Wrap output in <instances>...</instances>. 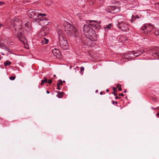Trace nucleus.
<instances>
[{
    "instance_id": "nucleus-1",
    "label": "nucleus",
    "mask_w": 159,
    "mask_h": 159,
    "mask_svg": "<svg viewBox=\"0 0 159 159\" xmlns=\"http://www.w3.org/2000/svg\"><path fill=\"white\" fill-rule=\"evenodd\" d=\"M87 23H89L88 24L85 25L84 26V33L87 38L93 41L97 39L94 29H99L101 28V25L95 20H89Z\"/></svg>"
},
{
    "instance_id": "nucleus-2",
    "label": "nucleus",
    "mask_w": 159,
    "mask_h": 159,
    "mask_svg": "<svg viewBox=\"0 0 159 159\" xmlns=\"http://www.w3.org/2000/svg\"><path fill=\"white\" fill-rule=\"evenodd\" d=\"M27 14L30 18L34 19L35 21L39 22L44 20H47L48 19L44 16H46L45 14H39L35 10H30L27 11Z\"/></svg>"
},
{
    "instance_id": "nucleus-3",
    "label": "nucleus",
    "mask_w": 159,
    "mask_h": 159,
    "mask_svg": "<svg viewBox=\"0 0 159 159\" xmlns=\"http://www.w3.org/2000/svg\"><path fill=\"white\" fill-rule=\"evenodd\" d=\"M11 23H13L14 25V29L15 32L13 31V33H15L17 36L18 37L19 40L22 42H23V41L25 40V37L24 36H20L21 33L22 27L20 24L21 21L18 18H16L14 20H11Z\"/></svg>"
},
{
    "instance_id": "nucleus-4",
    "label": "nucleus",
    "mask_w": 159,
    "mask_h": 159,
    "mask_svg": "<svg viewBox=\"0 0 159 159\" xmlns=\"http://www.w3.org/2000/svg\"><path fill=\"white\" fill-rule=\"evenodd\" d=\"M59 42L61 47L64 50H66L68 48V44L65 35L61 31L58 32Z\"/></svg>"
},
{
    "instance_id": "nucleus-5",
    "label": "nucleus",
    "mask_w": 159,
    "mask_h": 159,
    "mask_svg": "<svg viewBox=\"0 0 159 159\" xmlns=\"http://www.w3.org/2000/svg\"><path fill=\"white\" fill-rule=\"evenodd\" d=\"M65 30L69 35L72 37H75L77 36L78 34L75 29L73 26L70 25L65 28Z\"/></svg>"
},
{
    "instance_id": "nucleus-6",
    "label": "nucleus",
    "mask_w": 159,
    "mask_h": 159,
    "mask_svg": "<svg viewBox=\"0 0 159 159\" xmlns=\"http://www.w3.org/2000/svg\"><path fill=\"white\" fill-rule=\"evenodd\" d=\"M116 25L117 27L123 31H127L129 29L128 24L123 21L118 22Z\"/></svg>"
},
{
    "instance_id": "nucleus-7",
    "label": "nucleus",
    "mask_w": 159,
    "mask_h": 159,
    "mask_svg": "<svg viewBox=\"0 0 159 159\" xmlns=\"http://www.w3.org/2000/svg\"><path fill=\"white\" fill-rule=\"evenodd\" d=\"M106 10L107 12L116 14L120 11V8L117 7L109 6L106 8Z\"/></svg>"
},
{
    "instance_id": "nucleus-8",
    "label": "nucleus",
    "mask_w": 159,
    "mask_h": 159,
    "mask_svg": "<svg viewBox=\"0 0 159 159\" xmlns=\"http://www.w3.org/2000/svg\"><path fill=\"white\" fill-rule=\"evenodd\" d=\"M153 27L150 25L145 24L141 28L142 30L144 31L143 32L145 33H150L151 30H152Z\"/></svg>"
},
{
    "instance_id": "nucleus-9",
    "label": "nucleus",
    "mask_w": 159,
    "mask_h": 159,
    "mask_svg": "<svg viewBox=\"0 0 159 159\" xmlns=\"http://www.w3.org/2000/svg\"><path fill=\"white\" fill-rule=\"evenodd\" d=\"M49 31L48 28H45L43 30H42L38 34V36L40 38L48 34Z\"/></svg>"
},
{
    "instance_id": "nucleus-10",
    "label": "nucleus",
    "mask_w": 159,
    "mask_h": 159,
    "mask_svg": "<svg viewBox=\"0 0 159 159\" xmlns=\"http://www.w3.org/2000/svg\"><path fill=\"white\" fill-rule=\"evenodd\" d=\"M25 29L27 31H30L31 30V26L30 22H27L25 24Z\"/></svg>"
},
{
    "instance_id": "nucleus-11",
    "label": "nucleus",
    "mask_w": 159,
    "mask_h": 159,
    "mask_svg": "<svg viewBox=\"0 0 159 159\" xmlns=\"http://www.w3.org/2000/svg\"><path fill=\"white\" fill-rule=\"evenodd\" d=\"M105 2V0H95V4L98 5H102Z\"/></svg>"
},
{
    "instance_id": "nucleus-12",
    "label": "nucleus",
    "mask_w": 159,
    "mask_h": 159,
    "mask_svg": "<svg viewBox=\"0 0 159 159\" xmlns=\"http://www.w3.org/2000/svg\"><path fill=\"white\" fill-rule=\"evenodd\" d=\"M52 52L54 56L57 57V55H58L59 53V51L58 49L54 48L52 50Z\"/></svg>"
},
{
    "instance_id": "nucleus-13",
    "label": "nucleus",
    "mask_w": 159,
    "mask_h": 159,
    "mask_svg": "<svg viewBox=\"0 0 159 159\" xmlns=\"http://www.w3.org/2000/svg\"><path fill=\"white\" fill-rule=\"evenodd\" d=\"M113 26L112 24H109L108 25H107L104 27L105 30L106 31H108L109 30L111 29V28Z\"/></svg>"
},
{
    "instance_id": "nucleus-14",
    "label": "nucleus",
    "mask_w": 159,
    "mask_h": 159,
    "mask_svg": "<svg viewBox=\"0 0 159 159\" xmlns=\"http://www.w3.org/2000/svg\"><path fill=\"white\" fill-rule=\"evenodd\" d=\"M48 40L44 38L43 39H42L41 41V43L42 44H47L48 43Z\"/></svg>"
},
{
    "instance_id": "nucleus-15",
    "label": "nucleus",
    "mask_w": 159,
    "mask_h": 159,
    "mask_svg": "<svg viewBox=\"0 0 159 159\" xmlns=\"http://www.w3.org/2000/svg\"><path fill=\"white\" fill-rule=\"evenodd\" d=\"M48 82V79L45 77H43V79L41 80V85L42 86L44 83H47Z\"/></svg>"
},
{
    "instance_id": "nucleus-16",
    "label": "nucleus",
    "mask_w": 159,
    "mask_h": 159,
    "mask_svg": "<svg viewBox=\"0 0 159 159\" xmlns=\"http://www.w3.org/2000/svg\"><path fill=\"white\" fill-rule=\"evenodd\" d=\"M139 52L138 51L137 52H135V51H132L131 52H129V55H132V56H134L135 57H136V55L137 54H138V53H139Z\"/></svg>"
},
{
    "instance_id": "nucleus-17",
    "label": "nucleus",
    "mask_w": 159,
    "mask_h": 159,
    "mask_svg": "<svg viewBox=\"0 0 159 159\" xmlns=\"http://www.w3.org/2000/svg\"><path fill=\"white\" fill-rule=\"evenodd\" d=\"M57 93L58 94L57 95V96L58 98H61L62 97L64 94L63 92H61L58 91Z\"/></svg>"
},
{
    "instance_id": "nucleus-18",
    "label": "nucleus",
    "mask_w": 159,
    "mask_h": 159,
    "mask_svg": "<svg viewBox=\"0 0 159 159\" xmlns=\"http://www.w3.org/2000/svg\"><path fill=\"white\" fill-rule=\"evenodd\" d=\"M129 52L127 54H125L124 56V58H126V59H129V58H132L133 57V56H132V55H130ZM133 58H134V57H133Z\"/></svg>"
},
{
    "instance_id": "nucleus-19",
    "label": "nucleus",
    "mask_w": 159,
    "mask_h": 159,
    "mask_svg": "<svg viewBox=\"0 0 159 159\" xmlns=\"http://www.w3.org/2000/svg\"><path fill=\"white\" fill-rule=\"evenodd\" d=\"M139 52V53H138V54H137L136 55V57H138L141 54L143 53L144 52V50L143 49H141L139 50H138Z\"/></svg>"
},
{
    "instance_id": "nucleus-20",
    "label": "nucleus",
    "mask_w": 159,
    "mask_h": 159,
    "mask_svg": "<svg viewBox=\"0 0 159 159\" xmlns=\"http://www.w3.org/2000/svg\"><path fill=\"white\" fill-rule=\"evenodd\" d=\"M119 38L121 42H124L126 40V38L123 35L120 36Z\"/></svg>"
},
{
    "instance_id": "nucleus-21",
    "label": "nucleus",
    "mask_w": 159,
    "mask_h": 159,
    "mask_svg": "<svg viewBox=\"0 0 159 159\" xmlns=\"http://www.w3.org/2000/svg\"><path fill=\"white\" fill-rule=\"evenodd\" d=\"M11 64V62L8 61H7L5 62L4 65L5 66H9Z\"/></svg>"
},
{
    "instance_id": "nucleus-22",
    "label": "nucleus",
    "mask_w": 159,
    "mask_h": 159,
    "mask_svg": "<svg viewBox=\"0 0 159 159\" xmlns=\"http://www.w3.org/2000/svg\"><path fill=\"white\" fill-rule=\"evenodd\" d=\"M63 84L62 82V80H59L57 84V85L58 86H59L60 85H61Z\"/></svg>"
},
{
    "instance_id": "nucleus-23",
    "label": "nucleus",
    "mask_w": 159,
    "mask_h": 159,
    "mask_svg": "<svg viewBox=\"0 0 159 159\" xmlns=\"http://www.w3.org/2000/svg\"><path fill=\"white\" fill-rule=\"evenodd\" d=\"M153 57H156V56L159 57V53L157 52H154L152 54Z\"/></svg>"
},
{
    "instance_id": "nucleus-24",
    "label": "nucleus",
    "mask_w": 159,
    "mask_h": 159,
    "mask_svg": "<svg viewBox=\"0 0 159 159\" xmlns=\"http://www.w3.org/2000/svg\"><path fill=\"white\" fill-rule=\"evenodd\" d=\"M117 87L118 89V90L120 91L121 90V86L120 84H117Z\"/></svg>"
},
{
    "instance_id": "nucleus-25",
    "label": "nucleus",
    "mask_w": 159,
    "mask_h": 159,
    "mask_svg": "<svg viewBox=\"0 0 159 159\" xmlns=\"http://www.w3.org/2000/svg\"><path fill=\"white\" fill-rule=\"evenodd\" d=\"M3 48H4L5 50H6V51H7L9 52H10V51H11V50H10L9 49V48L7 47L6 46H4Z\"/></svg>"
},
{
    "instance_id": "nucleus-26",
    "label": "nucleus",
    "mask_w": 159,
    "mask_h": 159,
    "mask_svg": "<svg viewBox=\"0 0 159 159\" xmlns=\"http://www.w3.org/2000/svg\"><path fill=\"white\" fill-rule=\"evenodd\" d=\"M16 77L14 76H12L9 77V79L11 80H13L15 79Z\"/></svg>"
},
{
    "instance_id": "nucleus-27",
    "label": "nucleus",
    "mask_w": 159,
    "mask_h": 159,
    "mask_svg": "<svg viewBox=\"0 0 159 159\" xmlns=\"http://www.w3.org/2000/svg\"><path fill=\"white\" fill-rule=\"evenodd\" d=\"M155 34L156 35H159V30H156L155 32Z\"/></svg>"
},
{
    "instance_id": "nucleus-28",
    "label": "nucleus",
    "mask_w": 159,
    "mask_h": 159,
    "mask_svg": "<svg viewBox=\"0 0 159 159\" xmlns=\"http://www.w3.org/2000/svg\"><path fill=\"white\" fill-rule=\"evenodd\" d=\"M151 51L152 52H154V51H153V50H152V49H151L150 50H148L147 51V52L148 53H151Z\"/></svg>"
},
{
    "instance_id": "nucleus-29",
    "label": "nucleus",
    "mask_w": 159,
    "mask_h": 159,
    "mask_svg": "<svg viewBox=\"0 0 159 159\" xmlns=\"http://www.w3.org/2000/svg\"><path fill=\"white\" fill-rule=\"evenodd\" d=\"M112 103L113 104H117L118 102L117 101H113L112 100Z\"/></svg>"
},
{
    "instance_id": "nucleus-30",
    "label": "nucleus",
    "mask_w": 159,
    "mask_h": 159,
    "mask_svg": "<svg viewBox=\"0 0 159 159\" xmlns=\"http://www.w3.org/2000/svg\"><path fill=\"white\" fill-rule=\"evenodd\" d=\"M89 4L90 5H92L93 4L94 2L93 1H90L89 2Z\"/></svg>"
},
{
    "instance_id": "nucleus-31",
    "label": "nucleus",
    "mask_w": 159,
    "mask_h": 159,
    "mask_svg": "<svg viewBox=\"0 0 159 159\" xmlns=\"http://www.w3.org/2000/svg\"><path fill=\"white\" fill-rule=\"evenodd\" d=\"M80 71H83L84 70V68L83 66H81L80 68Z\"/></svg>"
},
{
    "instance_id": "nucleus-32",
    "label": "nucleus",
    "mask_w": 159,
    "mask_h": 159,
    "mask_svg": "<svg viewBox=\"0 0 159 159\" xmlns=\"http://www.w3.org/2000/svg\"><path fill=\"white\" fill-rule=\"evenodd\" d=\"M52 80H48V83L49 84H51L52 82Z\"/></svg>"
},
{
    "instance_id": "nucleus-33",
    "label": "nucleus",
    "mask_w": 159,
    "mask_h": 159,
    "mask_svg": "<svg viewBox=\"0 0 159 159\" xmlns=\"http://www.w3.org/2000/svg\"><path fill=\"white\" fill-rule=\"evenodd\" d=\"M112 89L114 92L116 91L117 90L116 88L114 87L112 88Z\"/></svg>"
},
{
    "instance_id": "nucleus-34",
    "label": "nucleus",
    "mask_w": 159,
    "mask_h": 159,
    "mask_svg": "<svg viewBox=\"0 0 159 159\" xmlns=\"http://www.w3.org/2000/svg\"><path fill=\"white\" fill-rule=\"evenodd\" d=\"M118 95L120 96H124V94L122 93H120V94H119Z\"/></svg>"
},
{
    "instance_id": "nucleus-35",
    "label": "nucleus",
    "mask_w": 159,
    "mask_h": 159,
    "mask_svg": "<svg viewBox=\"0 0 159 159\" xmlns=\"http://www.w3.org/2000/svg\"><path fill=\"white\" fill-rule=\"evenodd\" d=\"M113 94H114V95L115 96H116L117 95V93H116L114 92H113L112 93Z\"/></svg>"
},
{
    "instance_id": "nucleus-36",
    "label": "nucleus",
    "mask_w": 159,
    "mask_h": 159,
    "mask_svg": "<svg viewBox=\"0 0 159 159\" xmlns=\"http://www.w3.org/2000/svg\"><path fill=\"white\" fill-rule=\"evenodd\" d=\"M118 98H120V97H118L117 95L116 96L115 99H117Z\"/></svg>"
},
{
    "instance_id": "nucleus-37",
    "label": "nucleus",
    "mask_w": 159,
    "mask_h": 159,
    "mask_svg": "<svg viewBox=\"0 0 159 159\" xmlns=\"http://www.w3.org/2000/svg\"><path fill=\"white\" fill-rule=\"evenodd\" d=\"M151 108H152V109L154 110H156L157 109V108H153V107H152Z\"/></svg>"
},
{
    "instance_id": "nucleus-38",
    "label": "nucleus",
    "mask_w": 159,
    "mask_h": 159,
    "mask_svg": "<svg viewBox=\"0 0 159 159\" xmlns=\"http://www.w3.org/2000/svg\"><path fill=\"white\" fill-rule=\"evenodd\" d=\"M4 4V3L3 2H0V4L1 5L3 4Z\"/></svg>"
},
{
    "instance_id": "nucleus-39",
    "label": "nucleus",
    "mask_w": 159,
    "mask_h": 159,
    "mask_svg": "<svg viewBox=\"0 0 159 159\" xmlns=\"http://www.w3.org/2000/svg\"><path fill=\"white\" fill-rule=\"evenodd\" d=\"M46 93H47L48 94V93H50V92L48 91L47 90L46 91Z\"/></svg>"
},
{
    "instance_id": "nucleus-40",
    "label": "nucleus",
    "mask_w": 159,
    "mask_h": 159,
    "mask_svg": "<svg viewBox=\"0 0 159 159\" xmlns=\"http://www.w3.org/2000/svg\"><path fill=\"white\" fill-rule=\"evenodd\" d=\"M157 116H158V117L159 118V113H157Z\"/></svg>"
},
{
    "instance_id": "nucleus-41",
    "label": "nucleus",
    "mask_w": 159,
    "mask_h": 159,
    "mask_svg": "<svg viewBox=\"0 0 159 159\" xmlns=\"http://www.w3.org/2000/svg\"><path fill=\"white\" fill-rule=\"evenodd\" d=\"M59 86H58L57 87V89H59V90H60V89L59 88Z\"/></svg>"
},
{
    "instance_id": "nucleus-42",
    "label": "nucleus",
    "mask_w": 159,
    "mask_h": 159,
    "mask_svg": "<svg viewBox=\"0 0 159 159\" xmlns=\"http://www.w3.org/2000/svg\"><path fill=\"white\" fill-rule=\"evenodd\" d=\"M100 94L102 95L103 94V93L102 92H101L100 93Z\"/></svg>"
},
{
    "instance_id": "nucleus-43",
    "label": "nucleus",
    "mask_w": 159,
    "mask_h": 159,
    "mask_svg": "<svg viewBox=\"0 0 159 159\" xmlns=\"http://www.w3.org/2000/svg\"><path fill=\"white\" fill-rule=\"evenodd\" d=\"M106 91L107 92H108L109 91V90L108 89H107Z\"/></svg>"
},
{
    "instance_id": "nucleus-44",
    "label": "nucleus",
    "mask_w": 159,
    "mask_h": 159,
    "mask_svg": "<svg viewBox=\"0 0 159 159\" xmlns=\"http://www.w3.org/2000/svg\"><path fill=\"white\" fill-rule=\"evenodd\" d=\"M2 26V25L0 24V28Z\"/></svg>"
},
{
    "instance_id": "nucleus-45",
    "label": "nucleus",
    "mask_w": 159,
    "mask_h": 159,
    "mask_svg": "<svg viewBox=\"0 0 159 159\" xmlns=\"http://www.w3.org/2000/svg\"><path fill=\"white\" fill-rule=\"evenodd\" d=\"M124 92L125 93L126 92V90H125L124 91Z\"/></svg>"
},
{
    "instance_id": "nucleus-46",
    "label": "nucleus",
    "mask_w": 159,
    "mask_h": 159,
    "mask_svg": "<svg viewBox=\"0 0 159 159\" xmlns=\"http://www.w3.org/2000/svg\"><path fill=\"white\" fill-rule=\"evenodd\" d=\"M3 123H6V121H4V120H3Z\"/></svg>"
},
{
    "instance_id": "nucleus-47",
    "label": "nucleus",
    "mask_w": 159,
    "mask_h": 159,
    "mask_svg": "<svg viewBox=\"0 0 159 159\" xmlns=\"http://www.w3.org/2000/svg\"><path fill=\"white\" fill-rule=\"evenodd\" d=\"M53 76H54V77H56V75H53Z\"/></svg>"
},
{
    "instance_id": "nucleus-48",
    "label": "nucleus",
    "mask_w": 159,
    "mask_h": 159,
    "mask_svg": "<svg viewBox=\"0 0 159 159\" xmlns=\"http://www.w3.org/2000/svg\"><path fill=\"white\" fill-rule=\"evenodd\" d=\"M2 55H4V53H2Z\"/></svg>"
},
{
    "instance_id": "nucleus-49",
    "label": "nucleus",
    "mask_w": 159,
    "mask_h": 159,
    "mask_svg": "<svg viewBox=\"0 0 159 159\" xmlns=\"http://www.w3.org/2000/svg\"><path fill=\"white\" fill-rule=\"evenodd\" d=\"M1 56H0V60H1Z\"/></svg>"
},
{
    "instance_id": "nucleus-50",
    "label": "nucleus",
    "mask_w": 159,
    "mask_h": 159,
    "mask_svg": "<svg viewBox=\"0 0 159 159\" xmlns=\"http://www.w3.org/2000/svg\"><path fill=\"white\" fill-rule=\"evenodd\" d=\"M137 18H139V16H137Z\"/></svg>"
},
{
    "instance_id": "nucleus-51",
    "label": "nucleus",
    "mask_w": 159,
    "mask_h": 159,
    "mask_svg": "<svg viewBox=\"0 0 159 159\" xmlns=\"http://www.w3.org/2000/svg\"><path fill=\"white\" fill-rule=\"evenodd\" d=\"M158 4V3H155V5H156V4Z\"/></svg>"
},
{
    "instance_id": "nucleus-52",
    "label": "nucleus",
    "mask_w": 159,
    "mask_h": 159,
    "mask_svg": "<svg viewBox=\"0 0 159 159\" xmlns=\"http://www.w3.org/2000/svg\"><path fill=\"white\" fill-rule=\"evenodd\" d=\"M63 82H65V81H63Z\"/></svg>"
}]
</instances>
